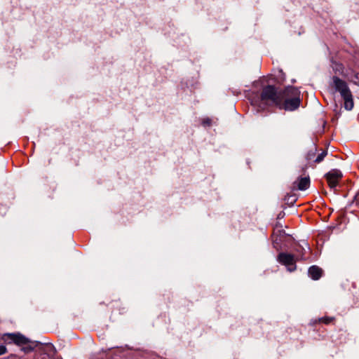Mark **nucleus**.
<instances>
[{
    "mask_svg": "<svg viewBox=\"0 0 359 359\" xmlns=\"http://www.w3.org/2000/svg\"><path fill=\"white\" fill-rule=\"evenodd\" d=\"M253 102L260 107L276 106L280 109L293 111L299 107L300 91L292 86L278 90L276 87L269 85L262 88L257 100H253Z\"/></svg>",
    "mask_w": 359,
    "mask_h": 359,
    "instance_id": "nucleus-1",
    "label": "nucleus"
},
{
    "mask_svg": "<svg viewBox=\"0 0 359 359\" xmlns=\"http://www.w3.org/2000/svg\"><path fill=\"white\" fill-rule=\"evenodd\" d=\"M332 81L334 88L340 93L344 101L345 109L352 110L354 107L353 96L346 82L337 76H333Z\"/></svg>",
    "mask_w": 359,
    "mask_h": 359,
    "instance_id": "nucleus-2",
    "label": "nucleus"
},
{
    "mask_svg": "<svg viewBox=\"0 0 359 359\" xmlns=\"http://www.w3.org/2000/svg\"><path fill=\"white\" fill-rule=\"evenodd\" d=\"M278 262L285 266L288 271H294L296 269L295 257L290 253L280 252L277 257Z\"/></svg>",
    "mask_w": 359,
    "mask_h": 359,
    "instance_id": "nucleus-3",
    "label": "nucleus"
},
{
    "mask_svg": "<svg viewBox=\"0 0 359 359\" xmlns=\"http://www.w3.org/2000/svg\"><path fill=\"white\" fill-rule=\"evenodd\" d=\"M343 175L339 170L333 169L325 175L329 187L332 189L335 188L341 181Z\"/></svg>",
    "mask_w": 359,
    "mask_h": 359,
    "instance_id": "nucleus-4",
    "label": "nucleus"
},
{
    "mask_svg": "<svg viewBox=\"0 0 359 359\" xmlns=\"http://www.w3.org/2000/svg\"><path fill=\"white\" fill-rule=\"evenodd\" d=\"M4 339L11 340L17 345H25L28 342L27 339L20 334H6Z\"/></svg>",
    "mask_w": 359,
    "mask_h": 359,
    "instance_id": "nucleus-5",
    "label": "nucleus"
},
{
    "mask_svg": "<svg viewBox=\"0 0 359 359\" xmlns=\"http://www.w3.org/2000/svg\"><path fill=\"white\" fill-rule=\"evenodd\" d=\"M294 185H297L298 189L299 190H306L310 186V178L309 177H299L294 183Z\"/></svg>",
    "mask_w": 359,
    "mask_h": 359,
    "instance_id": "nucleus-6",
    "label": "nucleus"
},
{
    "mask_svg": "<svg viewBox=\"0 0 359 359\" xmlns=\"http://www.w3.org/2000/svg\"><path fill=\"white\" fill-rule=\"evenodd\" d=\"M309 274L312 279L318 280L323 274V271L318 266H312L309 269Z\"/></svg>",
    "mask_w": 359,
    "mask_h": 359,
    "instance_id": "nucleus-7",
    "label": "nucleus"
},
{
    "mask_svg": "<svg viewBox=\"0 0 359 359\" xmlns=\"http://www.w3.org/2000/svg\"><path fill=\"white\" fill-rule=\"evenodd\" d=\"M334 321V318L333 317H323L318 319V322L321 323H324L325 325L330 324Z\"/></svg>",
    "mask_w": 359,
    "mask_h": 359,
    "instance_id": "nucleus-8",
    "label": "nucleus"
},
{
    "mask_svg": "<svg viewBox=\"0 0 359 359\" xmlns=\"http://www.w3.org/2000/svg\"><path fill=\"white\" fill-rule=\"evenodd\" d=\"M316 149H314L310 150L307 153V154H306V159H307V161L309 163H311V161H313V160H315L314 158H315L316 154Z\"/></svg>",
    "mask_w": 359,
    "mask_h": 359,
    "instance_id": "nucleus-9",
    "label": "nucleus"
},
{
    "mask_svg": "<svg viewBox=\"0 0 359 359\" xmlns=\"http://www.w3.org/2000/svg\"><path fill=\"white\" fill-rule=\"evenodd\" d=\"M327 152L326 151H323L322 153L318 155V156L313 160V162L316 163H320L324 158L327 156Z\"/></svg>",
    "mask_w": 359,
    "mask_h": 359,
    "instance_id": "nucleus-10",
    "label": "nucleus"
},
{
    "mask_svg": "<svg viewBox=\"0 0 359 359\" xmlns=\"http://www.w3.org/2000/svg\"><path fill=\"white\" fill-rule=\"evenodd\" d=\"M6 351H7V349L4 346H0V355L6 353Z\"/></svg>",
    "mask_w": 359,
    "mask_h": 359,
    "instance_id": "nucleus-11",
    "label": "nucleus"
}]
</instances>
